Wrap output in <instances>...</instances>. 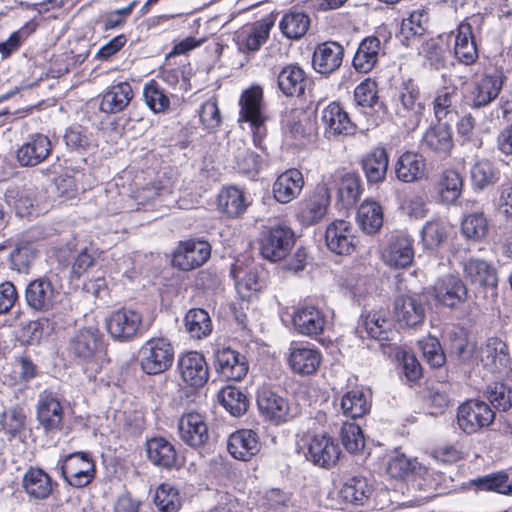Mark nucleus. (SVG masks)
<instances>
[{
    "label": "nucleus",
    "mask_w": 512,
    "mask_h": 512,
    "mask_svg": "<svg viewBox=\"0 0 512 512\" xmlns=\"http://www.w3.org/2000/svg\"><path fill=\"white\" fill-rule=\"evenodd\" d=\"M340 199L346 204H354L362 193L360 178L353 173L342 175L338 189Z\"/></svg>",
    "instance_id": "59"
},
{
    "label": "nucleus",
    "mask_w": 512,
    "mask_h": 512,
    "mask_svg": "<svg viewBox=\"0 0 512 512\" xmlns=\"http://www.w3.org/2000/svg\"><path fill=\"white\" fill-rule=\"evenodd\" d=\"M37 419L46 431L58 429L63 419L60 402L50 393H42L37 405Z\"/></svg>",
    "instance_id": "33"
},
{
    "label": "nucleus",
    "mask_w": 512,
    "mask_h": 512,
    "mask_svg": "<svg viewBox=\"0 0 512 512\" xmlns=\"http://www.w3.org/2000/svg\"><path fill=\"white\" fill-rule=\"evenodd\" d=\"M277 82L284 95L300 96L305 90L306 75L300 66L289 64L279 72Z\"/></svg>",
    "instance_id": "39"
},
{
    "label": "nucleus",
    "mask_w": 512,
    "mask_h": 512,
    "mask_svg": "<svg viewBox=\"0 0 512 512\" xmlns=\"http://www.w3.org/2000/svg\"><path fill=\"white\" fill-rule=\"evenodd\" d=\"M289 364L295 373L311 375L317 371L321 364V354L317 349L310 346H296L291 348Z\"/></svg>",
    "instance_id": "32"
},
{
    "label": "nucleus",
    "mask_w": 512,
    "mask_h": 512,
    "mask_svg": "<svg viewBox=\"0 0 512 512\" xmlns=\"http://www.w3.org/2000/svg\"><path fill=\"white\" fill-rule=\"evenodd\" d=\"M143 371L156 375L168 370L174 361V348L166 338H152L140 350Z\"/></svg>",
    "instance_id": "3"
},
{
    "label": "nucleus",
    "mask_w": 512,
    "mask_h": 512,
    "mask_svg": "<svg viewBox=\"0 0 512 512\" xmlns=\"http://www.w3.org/2000/svg\"><path fill=\"white\" fill-rule=\"evenodd\" d=\"M340 448L334 440L326 434H314L307 443L306 458L315 465L328 468L339 459Z\"/></svg>",
    "instance_id": "12"
},
{
    "label": "nucleus",
    "mask_w": 512,
    "mask_h": 512,
    "mask_svg": "<svg viewBox=\"0 0 512 512\" xmlns=\"http://www.w3.org/2000/svg\"><path fill=\"white\" fill-rule=\"evenodd\" d=\"M388 329L389 323L386 319L377 313H370L364 318L357 332L361 338H364L363 333H366L372 339L384 341L388 339Z\"/></svg>",
    "instance_id": "52"
},
{
    "label": "nucleus",
    "mask_w": 512,
    "mask_h": 512,
    "mask_svg": "<svg viewBox=\"0 0 512 512\" xmlns=\"http://www.w3.org/2000/svg\"><path fill=\"white\" fill-rule=\"evenodd\" d=\"M61 475L70 486L84 488L96 476L95 462L89 453H71L65 456L61 462Z\"/></svg>",
    "instance_id": "4"
},
{
    "label": "nucleus",
    "mask_w": 512,
    "mask_h": 512,
    "mask_svg": "<svg viewBox=\"0 0 512 512\" xmlns=\"http://www.w3.org/2000/svg\"><path fill=\"white\" fill-rule=\"evenodd\" d=\"M5 199L21 217L31 215L36 202L34 190L25 186L8 189L5 193Z\"/></svg>",
    "instance_id": "45"
},
{
    "label": "nucleus",
    "mask_w": 512,
    "mask_h": 512,
    "mask_svg": "<svg viewBox=\"0 0 512 512\" xmlns=\"http://www.w3.org/2000/svg\"><path fill=\"white\" fill-rule=\"evenodd\" d=\"M330 197L325 187H318L309 197L298 203L297 218L304 226L318 223L327 212Z\"/></svg>",
    "instance_id": "15"
},
{
    "label": "nucleus",
    "mask_w": 512,
    "mask_h": 512,
    "mask_svg": "<svg viewBox=\"0 0 512 512\" xmlns=\"http://www.w3.org/2000/svg\"><path fill=\"white\" fill-rule=\"evenodd\" d=\"M304 186L302 173L295 168L280 174L273 184V196L281 204H287L296 199Z\"/></svg>",
    "instance_id": "27"
},
{
    "label": "nucleus",
    "mask_w": 512,
    "mask_h": 512,
    "mask_svg": "<svg viewBox=\"0 0 512 512\" xmlns=\"http://www.w3.org/2000/svg\"><path fill=\"white\" fill-rule=\"evenodd\" d=\"M147 457L156 466L171 469L176 465L177 452L172 443L163 437H155L146 443Z\"/></svg>",
    "instance_id": "35"
},
{
    "label": "nucleus",
    "mask_w": 512,
    "mask_h": 512,
    "mask_svg": "<svg viewBox=\"0 0 512 512\" xmlns=\"http://www.w3.org/2000/svg\"><path fill=\"white\" fill-rule=\"evenodd\" d=\"M143 95L146 104L153 112L160 113L169 108V98L155 81H151L149 84L145 85Z\"/></svg>",
    "instance_id": "63"
},
{
    "label": "nucleus",
    "mask_w": 512,
    "mask_h": 512,
    "mask_svg": "<svg viewBox=\"0 0 512 512\" xmlns=\"http://www.w3.org/2000/svg\"><path fill=\"white\" fill-rule=\"evenodd\" d=\"M230 274L235 280L239 293L256 292L261 289V284L255 270H249L244 275H242V268L237 264H234L231 267Z\"/></svg>",
    "instance_id": "62"
},
{
    "label": "nucleus",
    "mask_w": 512,
    "mask_h": 512,
    "mask_svg": "<svg viewBox=\"0 0 512 512\" xmlns=\"http://www.w3.org/2000/svg\"><path fill=\"white\" fill-rule=\"evenodd\" d=\"M463 180L455 170H447L440 180V195L443 202L454 203L461 195Z\"/></svg>",
    "instance_id": "55"
},
{
    "label": "nucleus",
    "mask_w": 512,
    "mask_h": 512,
    "mask_svg": "<svg viewBox=\"0 0 512 512\" xmlns=\"http://www.w3.org/2000/svg\"><path fill=\"white\" fill-rule=\"evenodd\" d=\"M279 26L286 38L298 40L307 33L310 27V18L301 11H290L283 16Z\"/></svg>",
    "instance_id": "44"
},
{
    "label": "nucleus",
    "mask_w": 512,
    "mask_h": 512,
    "mask_svg": "<svg viewBox=\"0 0 512 512\" xmlns=\"http://www.w3.org/2000/svg\"><path fill=\"white\" fill-rule=\"evenodd\" d=\"M185 328L191 337L201 339L211 333L212 321L205 310L190 309L185 316Z\"/></svg>",
    "instance_id": "48"
},
{
    "label": "nucleus",
    "mask_w": 512,
    "mask_h": 512,
    "mask_svg": "<svg viewBox=\"0 0 512 512\" xmlns=\"http://www.w3.org/2000/svg\"><path fill=\"white\" fill-rule=\"evenodd\" d=\"M142 325V315L130 309L114 311L106 319V328L109 335L120 342H127L135 338Z\"/></svg>",
    "instance_id": "7"
},
{
    "label": "nucleus",
    "mask_w": 512,
    "mask_h": 512,
    "mask_svg": "<svg viewBox=\"0 0 512 512\" xmlns=\"http://www.w3.org/2000/svg\"><path fill=\"white\" fill-rule=\"evenodd\" d=\"M498 176L499 171L488 160H480L471 168L472 184L479 190H483L484 188L495 184L498 180Z\"/></svg>",
    "instance_id": "53"
},
{
    "label": "nucleus",
    "mask_w": 512,
    "mask_h": 512,
    "mask_svg": "<svg viewBox=\"0 0 512 512\" xmlns=\"http://www.w3.org/2000/svg\"><path fill=\"white\" fill-rule=\"evenodd\" d=\"M426 105L419 86L411 79L403 82L395 99V119L409 131L416 130L425 114Z\"/></svg>",
    "instance_id": "2"
},
{
    "label": "nucleus",
    "mask_w": 512,
    "mask_h": 512,
    "mask_svg": "<svg viewBox=\"0 0 512 512\" xmlns=\"http://www.w3.org/2000/svg\"><path fill=\"white\" fill-rule=\"evenodd\" d=\"M258 435L253 430L242 429L229 436L227 449L237 460L248 461L260 451Z\"/></svg>",
    "instance_id": "28"
},
{
    "label": "nucleus",
    "mask_w": 512,
    "mask_h": 512,
    "mask_svg": "<svg viewBox=\"0 0 512 512\" xmlns=\"http://www.w3.org/2000/svg\"><path fill=\"white\" fill-rule=\"evenodd\" d=\"M380 44L377 37H367L361 41L353 58V66L358 72L368 73L375 67Z\"/></svg>",
    "instance_id": "42"
},
{
    "label": "nucleus",
    "mask_w": 512,
    "mask_h": 512,
    "mask_svg": "<svg viewBox=\"0 0 512 512\" xmlns=\"http://www.w3.org/2000/svg\"><path fill=\"white\" fill-rule=\"evenodd\" d=\"M374 487L370 481L360 475L348 477L340 489L341 499L354 507L365 506L370 502Z\"/></svg>",
    "instance_id": "29"
},
{
    "label": "nucleus",
    "mask_w": 512,
    "mask_h": 512,
    "mask_svg": "<svg viewBox=\"0 0 512 512\" xmlns=\"http://www.w3.org/2000/svg\"><path fill=\"white\" fill-rule=\"evenodd\" d=\"M220 211L231 218L242 216L249 206L246 194L236 186H229L220 192L218 196Z\"/></svg>",
    "instance_id": "38"
},
{
    "label": "nucleus",
    "mask_w": 512,
    "mask_h": 512,
    "mask_svg": "<svg viewBox=\"0 0 512 512\" xmlns=\"http://www.w3.org/2000/svg\"><path fill=\"white\" fill-rule=\"evenodd\" d=\"M382 258L387 265L396 269L410 266L414 259L413 240L405 234L391 236Z\"/></svg>",
    "instance_id": "18"
},
{
    "label": "nucleus",
    "mask_w": 512,
    "mask_h": 512,
    "mask_svg": "<svg viewBox=\"0 0 512 512\" xmlns=\"http://www.w3.org/2000/svg\"><path fill=\"white\" fill-rule=\"evenodd\" d=\"M458 93L455 89L451 91L442 90L439 91L433 100L434 115L438 122L445 119H451L453 115L457 113L456 102Z\"/></svg>",
    "instance_id": "54"
},
{
    "label": "nucleus",
    "mask_w": 512,
    "mask_h": 512,
    "mask_svg": "<svg viewBox=\"0 0 512 512\" xmlns=\"http://www.w3.org/2000/svg\"><path fill=\"white\" fill-rule=\"evenodd\" d=\"M489 402L500 411H507L512 407V388L503 383H494L487 388Z\"/></svg>",
    "instance_id": "60"
},
{
    "label": "nucleus",
    "mask_w": 512,
    "mask_h": 512,
    "mask_svg": "<svg viewBox=\"0 0 512 512\" xmlns=\"http://www.w3.org/2000/svg\"><path fill=\"white\" fill-rule=\"evenodd\" d=\"M388 162L384 148H375L362 159L361 165L368 183L376 184L385 179Z\"/></svg>",
    "instance_id": "41"
},
{
    "label": "nucleus",
    "mask_w": 512,
    "mask_h": 512,
    "mask_svg": "<svg viewBox=\"0 0 512 512\" xmlns=\"http://www.w3.org/2000/svg\"><path fill=\"white\" fill-rule=\"evenodd\" d=\"M260 413L269 421L281 424L290 418V407L287 399L272 390L263 389L257 397Z\"/></svg>",
    "instance_id": "22"
},
{
    "label": "nucleus",
    "mask_w": 512,
    "mask_h": 512,
    "mask_svg": "<svg viewBox=\"0 0 512 512\" xmlns=\"http://www.w3.org/2000/svg\"><path fill=\"white\" fill-rule=\"evenodd\" d=\"M240 120L248 121L260 129L266 121L263 113V90L259 86H252L245 90L240 97Z\"/></svg>",
    "instance_id": "25"
},
{
    "label": "nucleus",
    "mask_w": 512,
    "mask_h": 512,
    "mask_svg": "<svg viewBox=\"0 0 512 512\" xmlns=\"http://www.w3.org/2000/svg\"><path fill=\"white\" fill-rule=\"evenodd\" d=\"M427 20V14L424 11H413L407 19L401 24L400 34L406 39L416 36H422L426 30L424 24Z\"/></svg>",
    "instance_id": "64"
},
{
    "label": "nucleus",
    "mask_w": 512,
    "mask_h": 512,
    "mask_svg": "<svg viewBox=\"0 0 512 512\" xmlns=\"http://www.w3.org/2000/svg\"><path fill=\"white\" fill-rule=\"evenodd\" d=\"M69 352L84 366L90 377L101 369L103 335L96 327H83L70 338Z\"/></svg>",
    "instance_id": "1"
},
{
    "label": "nucleus",
    "mask_w": 512,
    "mask_h": 512,
    "mask_svg": "<svg viewBox=\"0 0 512 512\" xmlns=\"http://www.w3.org/2000/svg\"><path fill=\"white\" fill-rule=\"evenodd\" d=\"M495 413L490 405L480 400H468L457 410V424L466 434H473L490 426Z\"/></svg>",
    "instance_id": "6"
},
{
    "label": "nucleus",
    "mask_w": 512,
    "mask_h": 512,
    "mask_svg": "<svg viewBox=\"0 0 512 512\" xmlns=\"http://www.w3.org/2000/svg\"><path fill=\"white\" fill-rule=\"evenodd\" d=\"M292 320L295 330L306 336L321 334L327 324L322 310L310 304L298 307L293 313Z\"/></svg>",
    "instance_id": "19"
},
{
    "label": "nucleus",
    "mask_w": 512,
    "mask_h": 512,
    "mask_svg": "<svg viewBox=\"0 0 512 512\" xmlns=\"http://www.w3.org/2000/svg\"><path fill=\"white\" fill-rule=\"evenodd\" d=\"M26 414L22 407L15 405L3 410L0 414V431L10 438L19 435L25 428Z\"/></svg>",
    "instance_id": "49"
},
{
    "label": "nucleus",
    "mask_w": 512,
    "mask_h": 512,
    "mask_svg": "<svg viewBox=\"0 0 512 512\" xmlns=\"http://www.w3.org/2000/svg\"><path fill=\"white\" fill-rule=\"evenodd\" d=\"M321 121L329 137L352 135L356 131V125L350 120L348 113L335 102L323 109Z\"/></svg>",
    "instance_id": "24"
},
{
    "label": "nucleus",
    "mask_w": 512,
    "mask_h": 512,
    "mask_svg": "<svg viewBox=\"0 0 512 512\" xmlns=\"http://www.w3.org/2000/svg\"><path fill=\"white\" fill-rule=\"evenodd\" d=\"M357 221L365 233H377L383 225L382 207L374 201L363 202L357 211Z\"/></svg>",
    "instance_id": "43"
},
{
    "label": "nucleus",
    "mask_w": 512,
    "mask_h": 512,
    "mask_svg": "<svg viewBox=\"0 0 512 512\" xmlns=\"http://www.w3.org/2000/svg\"><path fill=\"white\" fill-rule=\"evenodd\" d=\"M393 311L401 326L415 328L422 325L426 311L422 298L416 294H400L394 299Z\"/></svg>",
    "instance_id": "9"
},
{
    "label": "nucleus",
    "mask_w": 512,
    "mask_h": 512,
    "mask_svg": "<svg viewBox=\"0 0 512 512\" xmlns=\"http://www.w3.org/2000/svg\"><path fill=\"white\" fill-rule=\"evenodd\" d=\"M24 491L36 500L47 499L53 491L51 477L40 468H30L22 479Z\"/></svg>",
    "instance_id": "34"
},
{
    "label": "nucleus",
    "mask_w": 512,
    "mask_h": 512,
    "mask_svg": "<svg viewBox=\"0 0 512 512\" xmlns=\"http://www.w3.org/2000/svg\"><path fill=\"white\" fill-rule=\"evenodd\" d=\"M52 151V143L48 136L37 133L29 137L17 152L18 163L23 167H34L46 160Z\"/></svg>",
    "instance_id": "17"
},
{
    "label": "nucleus",
    "mask_w": 512,
    "mask_h": 512,
    "mask_svg": "<svg viewBox=\"0 0 512 512\" xmlns=\"http://www.w3.org/2000/svg\"><path fill=\"white\" fill-rule=\"evenodd\" d=\"M461 229L468 239L479 240L487 233V221L483 213L469 214L463 219Z\"/></svg>",
    "instance_id": "61"
},
{
    "label": "nucleus",
    "mask_w": 512,
    "mask_h": 512,
    "mask_svg": "<svg viewBox=\"0 0 512 512\" xmlns=\"http://www.w3.org/2000/svg\"><path fill=\"white\" fill-rule=\"evenodd\" d=\"M221 405L233 416L244 414L249 406L247 396L237 387L227 386L218 395Z\"/></svg>",
    "instance_id": "47"
},
{
    "label": "nucleus",
    "mask_w": 512,
    "mask_h": 512,
    "mask_svg": "<svg viewBox=\"0 0 512 512\" xmlns=\"http://www.w3.org/2000/svg\"><path fill=\"white\" fill-rule=\"evenodd\" d=\"M426 162L421 154L407 151L403 153L395 164V174L403 183H413L425 176Z\"/></svg>",
    "instance_id": "31"
},
{
    "label": "nucleus",
    "mask_w": 512,
    "mask_h": 512,
    "mask_svg": "<svg viewBox=\"0 0 512 512\" xmlns=\"http://www.w3.org/2000/svg\"><path fill=\"white\" fill-rule=\"evenodd\" d=\"M504 79L503 72L499 70L484 74L475 82L470 96V106L479 109L494 101L502 89Z\"/></svg>",
    "instance_id": "13"
},
{
    "label": "nucleus",
    "mask_w": 512,
    "mask_h": 512,
    "mask_svg": "<svg viewBox=\"0 0 512 512\" xmlns=\"http://www.w3.org/2000/svg\"><path fill=\"white\" fill-rule=\"evenodd\" d=\"M210 254L211 248L206 241L188 240L175 249L172 263L183 271H190L203 265Z\"/></svg>",
    "instance_id": "8"
},
{
    "label": "nucleus",
    "mask_w": 512,
    "mask_h": 512,
    "mask_svg": "<svg viewBox=\"0 0 512 512\" xmlns=\"http://www.w3.org/2000/svg\"><path fill=\"white\" fill-rule=\"evenodd\" d=\"M294 244V232L287 226L276 225L262 234L259 240L260 254L271 262H277L291 252Z\"/></svg>",
    "instance_id": "5"
},
{
    "label": "nucleus",
    "mask_w": 512,
    "mask_h": 512,
    "mask_svg": "<svg viewBox=\"0 0 512 512\" xmlns=\"http://www.w3.org/2000/svg\"><path fill=\"white\" fill-rule=\"evenodd\" d=\"M214 366L218 375L227 381H241L249 370L246 356L231 348L216 352Z\"/></svg>",
    "instance_id": "10"
},
{
    "label": "nucleus",
    "mask_w": 512,
    "mask_h": 512,
    "mask_svg": "<svg viewBox=\"0 0 512 512\" xmlns=\"http://www.w3.org/2000/svg\"><path fill=\"white\" fill-rule=\"evenodd\" d=\"M341 442L350 453H357L365 446L361 428L355 423L345 422L340 430Z\"/></svg>",
    "instance_id": "57"
},
{
    "label": "nucleus",
    "mask_w": 512,
    "mask_h": 512,
    "mask_svg": "<svg viewBox=\"0 0 512 512\" xmlns=\"http://www.w3.org/2000/svg\"><path fill=\"white\" fill-rule=\"evenodd\" d=\"M326 245L338 255L351 254L355 249V236L351 224L345 220H336L326 229Z\"/></svg>",
    "instance_id": "20"
},
{
    "label": "nucleus",
    "mask_w": 512,
    "mask_h": 512,
    "mask_svg": "<svg viewBox=\"0 0 512 512\" xmlns=\"http://www.w3.org/2000/svg\"><path fill=\"white\" fill-rule=\"evenodd\" d=\"M58 296L59 292L47 278L35 279L25 289L26 303L35 311H49L53 308Z\"/></svg>",
    "instance_id": "16"
},
{
    "label": "nucleus",
    "mask_w": 512,
    "mask_h": 512,
    "mask_svg": "<svg viewBox=\"0 0 512 512\" xmlns=\"http://www.w3.org/2000/svg\"><path fill=\"white\" fill-rule=\"evenodd\" d=\"M133 97L131 85L128 82H119L111 85L102 95L99 109L107 114L119 113L129 105Z\"/></svg>",
    "instance_id": "30"
},
{
    "label": "nucleus",
    "mask_w": 512,
    "mask_h": 512,
    "mask_svg": "<svg viewBox=\"0 0 512 512\" xmlns=\"http://www.w3.org/2000/svg\"><path fill=\"white\" fill-rule=\"evenodd\" d=\"M463 274L471 285L481 288H496L498 273L496 268L488 261L479 258H470L463 263Z\"/></svg>",
    "instance_id": "23"
},
{
    "label": "nucleus",
    "mask_w": 512,
    "mask_h": 512,
    "mask_svg": "<svg viewBox=\"0 0 512 512\" xmlns=\"http://www.w3.org/2000/svg\"><path fill=\"white\" fill-rule=\"evenodd\" d=\"M474 484L481 490L496 491L498 493L512 495V480L509 481L506 473H495L479 478Z\"/></svg>",
    "instance_id": "58"
},
{
    "label": "nucleus",
    "mask_w": 512,
    "mask_h": 512,
    "mask_svg": "<svg viewBox=\"0 0 512 512\" xmlns=\"http://www.w3.org/2000/svg\"><path fill=\"white\" fill-rule=\"evenodd\" d=\"M455 57L465 65L473 64L478 58L477 46L472 32V26L463 22L459 24L455 36Z\"/></svg>",
    "instance_id": "36"
},
{
    "label": "nucleus",
    "mask_w": 512,
    "mask_h": 512,
    "mask_svg": "<svg viewBox=\"0 0 512 512\" xmlns=\"http://www.w3.org/2000/svg\"><path fill=\"white\" fill-rule=\"evenodd\" d=\"M344 48L338 42L327 41L318 44L313 52L312 65L321 74H331L340 68Z\"/></svg>",
    "instance_id": "21"
},
{
    "label": "nucleus",
    "mask_w": 512,
    "mask_h": 512,
    "mask_svg": "<svg viewBox=\"0 0 512 512\" xmlns=\"http://www.w3.org/2000/svg\"><path fill=\"white\" fill-rule=\"evenodd\" d=\"M343 413L352 419L363 417L370 410V403L363 391L347 392L341 400Z\"/></svg>",
    "instance_id": "50"
},
{
    "label": "nucleus",
    "mask_w": 512,
    "mask_h": 512,
    "mask_svg": "<svg viewBox=\"0 0 512 512\" xmlns=\"http://www.w3.org/2000/svg\"><path fill=\"white\" fill-rule=\"evenodd\" d=\"M481 361L492 371L505 368L509 362V347L497 337L489 338L481 349Z\"/></svg>",
    "instance_id": "40"
},
{
    "label": "nucleus",
    "mask_w": 512,
    "mask_h": 512,
    "mask_svg": "<svg viewBox=\"0 0 512 512\" xmlns=\"http://www.w3.org/2000/svg\"><path fill=\"white\" fill-rule=\"evenodd\" d=\"M178 430L180 439L194 448L205 445L209 439L206 418L195 411L184 413L180 417Z\"/></svg>",
    "instance_id": "11"
},
{
    "label": "nucleus",
    "mask_w": 512,
    "mask_h": 512,
    "mask_svg": "<svg viewBox=\"0 0 512 512\" xmlns=\"http://www.w3.org/2000/svg\"><path fill=\"white\" fill-rule=\"evenodd\" d=\"M435 298L442 305L455 309L468 299L465 283L455 275H445L435 283Z\"/></svg>",
    "instance_id": "14"
},
{
    "label": "nucleus",
    "mask_w": 512,
    "mask_h": 512,
    "mask_svg": "<svg viewBox=\"0 0 512 512\" xmlns=\"http://www.w3.org/2000/svg\"><path fill=\"white\" fill-rule=\"evenodd\" d=\"M154 504L162 512H177L181 506L179 493L170 484H161L156 489Z\"/></svg>",
    "instance_id": "56"
},
{
    "label": "nucleus",
    "mask_w": 512,
    "mask_h": 512,
    "mask_svg": "<svg viewBox=\"0 0 512 512\" xmlns=\"http://www.w3.org/2000/svg\"><path fill=\"white\" fill-rule=\"evenodd\" d=\"M179 371L184 382L192 387H202L209 378L205 358L198 352H189L179 360Z\"/></svg>",
    "instance_id": "26"
},
{
    "label": "nucleus",
    "mask_w": 512,
    "mask_h": 512,
    "mask_svg": "<svg viewBox=\"0 0 512 512\" xmlns=\"http://www.w3.org/2000/svg\"><path fill=\"white\" fill-rule=\"evenodd\" d=\"M386 472L391 478L404 479L410 473L423 475L427 473V469L417 461L410 460L404 454H397L388 460Z\"/></svg>",
    "instance_id": "46"
},
{
    "label": "nucleus",
    "mask_w": 512,
    "mask_h": 512,
    "mask_svg": "<svg viewBox=\"0 0 512 512\" xmlns=\"http://www.w3.org/2000/svg\"><path fill=\"white\" fill-rule=\"evenodd\" d=\"M274 26V20L271 17L264 18L255 22L250 32L247 33L243 46L248 51H257L268 40L270 30Z\"/></svg>",
    "instance_id": "51"
},
{
    "label": "nucleus",
    "mask_w": 512,
    "mask_h": 512,
    "mask_svg": "<svg viewBox=\"0 0 512 512\" xmlns=\"http://www.w3.org/2000/svg\"><path fill=\"white\" fill-rule=\"evenodd\" d=\"M422 146L437 154H449L453 148L451 127L441 122L431 126L423 135Z\"/></svg>",
    "instance_id": "37"
}]
</instances>
